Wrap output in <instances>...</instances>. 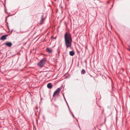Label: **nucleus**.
<instances>
[{
    "label": "nucleus",
    "mask_w": 130,
    "mask_h": 130,
    "mask_svg": "<svg viewBox=\"0 0 130 130\" xmlns=\"http://www.w3.org/2000/svg\"><path fill=\"white\" fill-rule=\"evenodd\" d=\"M65 43L66 48H70L71 46L72 39L71 35L69 33L66 32L64 36Z\"/></svg>",
    "instance_id": "obj_1"
},
{
    "label": "nucleus",
    "mask_w": 130,
    "mask_h": 130,
    "mask_svg": "<svg viewBox=\"0 0 130 130\" xmlns=\"http://www.w3.org/2000/svg\"><path fill=\"white\" fill-rule=\"evenodd\" d=\"M46 60L45 58H43L38 63V66L40 67H42L45 64Z\"/></svg>",
    "instance_id": "obj_2"
},
{
    "label": "nucleus",
    "mask_w": 130,
    "mask_h": 130,
    "mask_svg": "<svg viewBox=\"0 0 130 130\" xmlns=\"http://www.w3.org/2000/svg\"><path fill=\"white\" fill-rule=\"evenodd\" d=\"M61 89L60 88H58L54 92L53 96H54L56 94L58 93L60 90Z\"/></svg>",
    "instance_id": "obj_3"
},
{
    "label": "nucleus",
    "mask_w": 130,
    "mask_h": 130,
    "mask_svg": "<svg viewBox=\"0 0 130 130\" xmlns=\"http://www.w3.org/2000/svg\"><path fill=\"white\" fill-rule=\"evenodd\" d=\"M5 44L9 47H10L12 45V43L10 42H8L7 43H5Z\"/></svg>",
    "instance_id": "obj_4"
},
{
    "label": "nucleus",
    "mask_w": 130,
    "mask_h": 130,
    "mask_svg": "<svg viewBox=\"0 0 130 130\" xmlns=\"http://www.w3.org/2000/svg\"><path fill=\"white\" fill-rule=\"evenodd\" d=\"M7 35L2 36L1 38L0 39L2 40H5L6 39V36Z\"/></svg>",
    "instance_id": "obj_5"
},
{
    "label": "nucleus",
    "mask_w": 130,
    "mask_h": 130,
    "mask_svg": "<svg viewBox=\"0 0 130 130\" xmlns=\"http://www.w3.org/2000/svg\"><path fill=\"white\" fill-rule=\"evenodd\" d=\"M47 86L48 88L51 89L53 85L52 83H49L47 84Z\"/></svg>",
    "instance_id": "obj_6"
},
{
    "label": "nucleus",
    "mask_w": 130,
    "mask_h": 130,
    "mask_svg": "<svg viewBox=\"0 0 130 130\" xmlns=\"http://www.w3.org/2000/svg\"><path fill=\"white\" fill-rule=\"evenodd\" d=\"M46 51L48 53H51L52 52V50L51 49L47 48L46 49Z\"/></svg>",
    "instance_id": "obj_7"
},
{
    "label": "nucleus",
    "mask_w": 130,
    "mask_h": 130,
    "mask_svg": "<svg viewBox=\"0 0 130 130\" xmlns=\"http://www.w3.org/2000/svg\"><path fill=\"white\" fill-rule=\"evenodd\" d=\"M75 54L74 52L73 51H70L69 52V54L71 56H73Z\"/></svg>",
    "instance_id": "obj_8"
},
{
    "label": "nucleus",
    "mask_w": 130,
    "mask_h": 130,
    "mask_svg": "<svg viewBox=\"0 0 130 130\" xmlns=\"http://www.w3.org/2000/svg\"><path fill=\"white\" fill-rule=\"evenodd\" d=\"M86 72L85 70L84 69H83L81 71V73L84 74Z\"/></svg>",
    "instance_id": "obj_9"
},
{
    "label": "nucleus",
    "mask_w": 130,
    "mask_h": 130,
    "mask_svg": "<svg viewBox=\"0 0 130 130\" xmlns=\"http://www.w3.org/2000/svg\"><path fill=\"white\" fill-rule=\"evenodd\" d=\"M43 16H44L43 15H42L41 17V23H42L44 20Z\"/></svg>",
    "instance_id": "obj_10"
},
{
    "label": "nucleus",
    "mask_w": 130,
    "mask_h": 130,
    "mask_svg": "<svg viewBox=\"0 0 130 130\" xmlns=\"http://www.w3.org/2000/svg\"><path fill=\"white\" fill-rule=\"evenodd\" d=\"M129 48L128 49H130V43L129 44Z\"/></svg>",
    "instance_id": "obj_11"
},
{
    "label": "nucleus",
    "mask_w": 130,
    "mask_h": 130,
    "mask_svg": "<svg viewBox=\"0 0 130 130\" xmlns=\"http://www.w3.org/2000/svg\"><path fill=\"white\" fill-rule=\"evenodd\" d=\"M127 50L130 51V49H127Z\"/></svg>",
    "instance_id": "obj_12"
},
{
    "label": "nucleus",
    "mask_w": 130,
    "mask_h": 130,
    "mask_svg": "<svg viewBox=\"0 0 130 130\" xmlns=\"http://www.w3.org/2000/svg\"><path fill=\"white\" fill-rule=\"evenodd\" d=\"M66 103H67V105H68V107H69V106H68V103H67V102H66Z\"/></svg>",
    "instance_id": "obj_13"
},
{
    "label": "nucleus",
    "mask_w": 130,
    "mask_h": 130,
    "mask_svg": "<svg viewBox=\"0 0 130 130\" xmlns=\"http://www.w3.org/2000/svg\"><path fill=\"white\" fill-rule=\"evenodd\" d=\"M72 116H73V117H74V115H73H73H72Z\"/></svg>",
    "instance_id": "obj_14"
},
{
    "label": "nucleus",
    "mask_w": 130,
    "mask_h": 130,
    "mask_svg": "<svg viewBox=\"0 0 130 130\" xmlns=\"http://www.w3.org/2000/svg\"><path fill=\"white\" fill-rule=\"evenodd\" d=\"M54 39H56V37Z\"/></svg>",
    "instance_id": "obj_15"
}]
</instances>
